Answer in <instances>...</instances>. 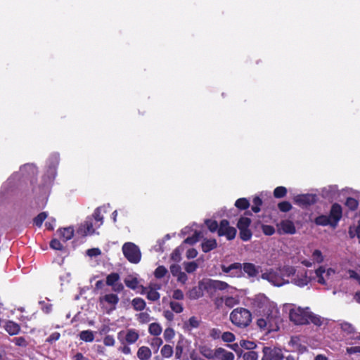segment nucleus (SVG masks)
<instances>
[{
	"instance_id": "774afa93",
	"label": "nucleus",
	"mask_w": 360,
	"mask_h": 360,
	"mask_svg": "<svg viewBox=\"0 0 360 360\" xmlns=\"http://www.w3.org/2000/svg\"><path fill=\"white\" fill-rule=\"evenodd\" d=\"M115 340L112 335H106L103 339V344L105 346H113L115 345Z\"/></svg>"
},
{
	"instance_id": "7ed1b4c3",
	"label": "nucleus",
	"mask_w": 360,
	"mask_h": 360,
	"mask_svg": "<svg viewBox=\"0 0 360 360\" xmlns=\"http://www.w3.org/2000/svg\"><path fill=\"white\" fill-rule=\"evenodd\" d=\"M279 320V311L278 309L274 307L267 313L266 318H260L257 320V325L261 329L273 330Z\"/></svg>"
},
{
	"instance_id": "7c9ffc66",
	"label": "nucleus",
	"mask_w": 360,
	"mask_h": 360,
	"mask_svg": "<svg viewBox=\"0 0 360 360\" xmlns=\"http://www.w3.org/2000/svg\"><path fill=\"white\" fill-rule=\"evenodd\" d=\"M325 319L319 315L314 314L309 311V323H312L315 326H321L323 324Z\"/></svg>"
},
{
	"instance_id": "9b49d317",
	"label": "nucleus",
	"mask_w": 360,
	"mask_h": 360,
	"mask_svg": "<svg viewBox=\"0 0 360 360\" xmlns=\"http://www.w3.org/2000/svg\"><path fill=\"white\" fill-rule=\"evenodd\" d=\"M328 217L333 223L332 227L336 228L342 217V208L339 203L335 202L332 205Z\"/></svg>"
},
{
	"instance_id": "dca6fc26",
	"label": "nucleus",
	"mask_w": 360,
	"mask_h": 360,
	"mask_svg": "<svg viewBox=\"0 0 360 360\" xmlns=\"http://www.w3.org/2000/svg\"><path fill=\"white\" fill-rule=\"evenodd\" d=\"M124 283L127 288H129V289H131L132 290H136L139 288H141V289H142L141 292H145L146 288L142 285L140 284V281H139L137 277L135 276L134 275H132V274L127 275L124 278Z\"/></svg>"
},
{
	"instance_id": "4468645a",
	"label": "nucleus",
	"mask_w": 360,
	"mask_h": 360,
	"mask_svg": "<svg viewBox=\"0 0 360 360\" xmlns=\"http://www.w3.org/2000/svg\"><path fill=\"white\" fill-rule=\"evenodd\" d=\"M117 337L120 340L124 339L127 343L134 344L139 339V335L135 329H128L126 332H119Z\"/></svg>"
},
{
	"instance_id": "09e8293b",
	"label": "nucleus",
	"mask_w": 360,
	"mask_h": 360,
	"mask_svg": "<svg viewBox=\"0 0 360 360\" xmlns=\"http://www.w3.org/2000/svg\"><path fill=\"white\" fill-rule=\"evenodd\" d=\"M167 269L164 266H159L155 269L154 276L157 278H162L167 274Z\"/></svg>"
},
{
	"instance_id": "603ef678",
	"label": "nucleus",
	"mask_w": 360,
	"mask_h": 360,
	"mask_svg": "<svg viewBox=\"0 0 360 360\" xmlns=\"http://www.w3.org/2000/svg\"><path fill=\"white\" fill-rule=\"evenodd\" d=\"M198 268V264L195 262H189L184 264V269L187 273H193Z\"/></svg>"
},
{
	"instance_id": "4c0bfd02",
	"label": "nucleus",
	"mask_w": 360,
	"mask_h": 360,
	"mask_svg": "<svg viewBox=\"0 0 360 360\" xmlns=\"http://www.w3.org/2000/svg\"><path fill=\"white\" fill-rule=\"evenodd\" d=\"M251 224V219L248 217H241L237 224V227L238 229H249V226Z\"/></svg>"
},
{
	"instance_id": "6ab92c4d",
	"label": "nucleus",
	"mask_w": 360,
	"mask_h": 360,
	"mask_svg": "<svg viewBox=\"0 0 360 360\" xmlns=\"http://www.w3.org/2000/svg\"><path fill=\"white\" fill-rule=\"evenodd\" d=\"M259 266H256L252 263H243L242 264V269H243L244 272L247 274L249 277H255L259 274Z\"/></svg>"
},
{
	"instance_id": "423d86ee",
	"label": "nucleus",
	"mask_w": 360,
	"mask_h": 360,
	"mask_svg": "<svg viewBox=\"0 0 360 360\" xmlns=\"http://www.w3.org/2000/svg\"><path fill=\"white\" fill-rule=\"evenodd\" d=\"M229 285L224 281L204 279L199 283V289L207 292H215L217 290H224L227 289Z\"/></svg>"
},
{
	"instance_id": "aec40b11",
	"label": "nucleus",
	"mask_w": 360,
	"mask_h": 360,
	"mask_svg": "<svg viewBox=\"0 0 360 360\" xmlns=\"http://www.w3.org/2000/svg\"><path fill=\"white\" fill-rule=\"evenodd\" d=\"M215 359L219 360H234V354L222 347L216 349Z\"/></svg>"
},
{
	"instance_id": "8fccbe9b",
	"label": "nucleus",
	"mask_w": 360,
	"mask_h": 360,
	"mask_svg": "<svg viewBox=\"0 0 360 360\" xmlns=\"http://www.w3.org/2000/svg\"><path fill=\"white\" fill-rule=\"evenodd\" d=\"M312 258L314 262L318 264H321L324 261V257L322 252L319 250H315L312 253Z\"/></svg>"
},
{
	"instance_id": "f8f14e48",
	"label": "nucleus",
	"mask_w": 360,
	"mask_h": 360,
	"mask_svg": "<svg viewBox=\"0 0 360 360\" xmlns=\"http://www.w3.org/2000/svg\"><path fill=\"white\" fill-rule=\"evenodd\" d=\"M120 275L118 273H111L106 277L105 284L108 286H111L112 290L115 292H120L124 290V285L122 283H120Z\"/></svg>"
},
{
	"instance_id": "f03ea898",
	"label": "nucleus",
	"mask_w": 360,
	"mask_h": 360,
	"mask_svg": "<svg viewBox=\"0 0 360 360\" xmlns=\"http://www.w3.org/2000/svg\"><path fill=\"white\" fill-rule=\"evenodd\" d=\"M230 319L235 326L245 328L250 323L252 315L246 309L237 308L231 313Z\"/></svg>"
},
{
	"instance_id": "473e14b6",
	"label": "nucleus",
	"mask_w": 360,
	"mask_h": 360,
	"mask_svg": "<svg viewBox=\"0 0 360 360\" xmlns=\"http://www.w3.org/2000/svg\"><path fill=\"white\" fill-rule=\"evenodd\" d=\"M235 206L240 210H245L250 207V202L245 198H238L235 202Z\"/></svg>"
},
{
	"instance_id": "f257e3e1",
	"label": "nucleus",
	"mask_w": 360,
	"mask_h": 360,
	"mask_svg": "<svg viewBox=\"0 0 360 360\" xmlns=\"http://www.w3.org/2000/svg\"><path fill=\"white\" fill-rule=\"evenodd\" d=\"M335 270L333 268L326 269L325 266H320L314 271V276H311L312 281L324 286V290H329L332 285V276L335 275Z\"/></svg>"
},
{
	"instance_id": "9d476101",
	"label": "nucleus",
	"mask_w": 360,
	"mask_h": 360,
	"mask_svg": "<svg viewBox=\"0 0 360 360\" xmlns=\"http://www.w3.org/2000/svg\"><path fill=\"white\" fill-rule=\"evenodd\" d=\"M119 301L116 294H105L100 298V304L105 308L108 313H110L115 309V306Z\"/></svg>"
},
{
	"instance_id": "ddd939ff",
	"label": "nucleus",
	"mask_w": 360,
	"mask_h": 360,
	"mask_svg": "<svg viewBox=\"0 0 360 360\" xmlns=\"http://www.w3.org/2000/svg\"><path fill=\"white\" fill-rule=\"evenodd\" d=\"M221 269L224 273L229 274L232 277H241L243 275L242 264L239 262H235L229 266L222 264Z\"/></svg>"
},
{
	"instance_id": "4be33fe9",
	"label": "nucleus",
	"mask_w": 360,
	"mask_h": 360,
	"mask_svg": "<svg viewBox=\"0 0 360 360\" xmlns=\"http://www.w3.org/2000/svg\"><path fill=\"white\" fill-rule=\"evenodd\" d=\"M4 327L6 332L11 335H17L20 330V326L12 321H6Z\"/></svg>"
},
{
	"instance_id": "c756f323",
	"label": "nucleus",
	"mask_w": 360,
	"mask_h": 360,
	"mask_svg": "<svg viewBox=\"0 0 360 360\" xmlns=\"http://www.w3.org/2000/svg\"><path fill=\"white\" fill-rule=\"evenodd\" d=\"M79 338L84 342H91L94 340V333L90 330H82L79 333Z\"/></svg>"
},
{
	"instance_id": "a878e982",
	"label": "nucleus",
	"mask_w": 360,
	"mask_h": 360,
	"mask_svg": "<svg viewBox=\"0 0 360 360\" xmlns=\"http://www.w3.org/2000/svg\"><path fill=\"white\" fill-rule=\"evenodd\" d=\"M314 223L318 226H328L332 227V221L328 215L321 214L314 219Z\"/></svg>"
},
{
	"instance_id": "79ce46f5",
	"label": "nucleus",
	"mask_w": 360,
	"mask_h": 360,
	"mask_svg": "<svg viewBox=\"0 0 360 360\" xmlns=\"http://www.w3.org/2000/svg\"><path fill=\"white\" fill-rule=\"evenodd\" d=\"M252 210L255 213H258L261 210V206L263 203L262 200L259 196H255L252 200Z\"/></svg>"
},
{
	"instance_id": "de8ad7c7",
	"label": "nucleus",
	"mask_w": 360,
	"mask_h": 360,
	"mask_svg": "<svg viewBox=\"0 0 360 360\" xmlns=\"http://www.w3.org/2000/svg\"><path fill=\"white\" fill-rule=\"evenodd\" d=\"M161 354L163 357L169 358L173 354V348L169 345H165L161 349Z\"/></svg>"
},
{
	"instance_id": "bb28decb",
	"label": "nucleus",
	"mask_w": 360,
	"mask_h": 360,
	"mask_svg": "<svg viewBox=\"0 0 360 360\" xmlns=\"http://www.w3.org/2000/svg\"><path fill=\"white\" fill-rule=\"evenodd\" d=\"M137 356L140 360H148L151 356V351L148 347L142 346L138 349Z\"/></svg>"
},
{
	"instance_id": "338daca9",
	"label": "nucleus",
	"mask_w": 360,
	"mask_h": 360,
	"mask_svg": "<svg viewBox=\"0 0 360 360\" xmlns=\"http://www.w3.org/2000/svg\"><path fill=\"white\" fill-rule=\"evenodd\" d=\"M346 352L348 354L360 353V345L348 347L346 348Z\"/></svg>"
},
{
	"instance_id": "20e7f679",
	"label": "nucleus",
	"mask_w": 360,
	"mask_h": 360,
	"mask_svg": "<svg viewBox=\"0 0 360 360\" xmlns=\"http://www.w3.org/2000/svg\"><path fill=\"white\" fill-rule=\"evenodd\" d=\"M309 308L294 306L290 309L289 317L291 321L297 325L309 323Z\"/></svg>"
},
{
	"instance_id": "49530a36",
	"label": "nucleus",
	"mask_w": 360,
	"mask_h": 360,
	"mask_svg": "<svg viewBox=\"0 0 360 360\" xmlns=\"http://www.w3.org/2000/svg\"><path fill=\"white\" fill-rule=\"evenodd\" d=\"M278 208L282 212H288L292 210V206L288 201H282L278 204Z\"/></svg>"
},
{
	"instance_id": "680f3d73",
	"label": "nucleus",
	"mask_w": 360,
	"mask_h": 360,
	"mask_svg": "<svg viewBox=\"0 0 360 360\" xmlns=\"http://www.w3.org/2000/svg\"><path fill=\"white\" fill-rule=\"evenodd\" d=\"M262 230L266 236H272L275 233L274 227L271 225H262Z\"/></svg>"
},
{
	"instance_id": "6e6d98bb",
	"label": "nucleus",
	"mask_w": 360,
	"mask_h": 360,
	"mask_svg": "<svg viewBox=\"0 0 360 360\" xmlns=\"http://www.w3.org/2000/svg\"><path fill=\"white\" fill-rule=\"evenodd\" d=\"M50 247L56 250H63L64 247L63 244L60 243V241L56 238H53L50 242Z\"/></svg>"
},
{
	"instance_id": "72a5a7b5",
	"label": "nucleus",
	"mask_w": 360,
	"mask_h": 360,
	"mask_svg": "<svg viewBox=\"0 0 360 360\" xmlns=\"http://www.w3.org/2000/svg\"><path fill=\"white\" fill-rule=\"evenodd\" d=\"M162 327L158 323H153L149 325L148 332L150 335L158 336L162 333Z\"/></svg>"
},
{
	"instance_id": "0eeeda50",
	"label": "nucleus",
	"mask_w": 360,
	"mask_h": 360,
	"mask_svg": "<svg viewBox=\"0 0 360 360\" xmlns=\"http://www.w3.org/2000/svg\"><path fill=\"white\" fill-rule=\"evenodd\" d=\"M261 278L264 280L268 281L273 285L280 287L289 283L288 279H285L281 275L278 269L274 270L269 269L266 272L262 274Z\"/></svg>"
},
{
	"instance_id": "1a4fd4ad",
	"label": "nucleus",
	"mask_w": 360,
	"mask_h": 360,
	"mask_svg": "<svg viewBox=\"0 0 360 360\" xmlns=\"http://www.w3.org/2000/svg\"><path fill=\"white\" fill-rule=\"evenodd\" d=\"M237 231L236 229L230 226L229 221L226 219H222L219 223L218 229L219 236H226L227 240H231L235 238Z\"/></svg>"
},
{
	"instance_id": "5701e85b",
	"label": "nucleus",
	"mask_w": 360,
	"mask_h": 360,
	"mask_svg": "<svg viewBox=\"0 0 360 360\" xmlns=\"http://www.w3.org/2000/svg\"><path fill=\"white\" fill-rule=\"evenodd\" d=\"M58 234L60 238L62 239L64 242H66L73 237L74 230L71 227L60 229L58 230Z\"/></svg>"
},
{
	"instance_id": "f3484780",
	"label": "nucleus",
	"mask_w": 360,
	"mask_h": 360,
	"mask_svg": "<svg viewBox=\"0 0 360 360\" xmlns=\"http://www.w3.org/2000/svg\"><path fill=\"white\" fill-rule=\"evenodd\" d=\"M311 281H312L311 276H308V271L307 270L304 271V274L297 275V276L292 280V283L299 287H304Z\"/></svg>"
},
{
	"instance_id": "3c124183",
	"label": "nucleus",
	"mask_w": 360,
	"mask_h": 360,
	"mask_svg": "<svg viewBox=\"0 0 360 360\" xmlns=\"http://www.w3.org/2000/svg\"><path fill=\"white\" fill-rule=\"evenodd\" d=\"M92 216L96 221L99 222L98 226H100L103 222V217L101 215V207L96 208Z\"/></svg>"
},
{
	"instance_id": "39448f33",
	"label": "nucleus",
	"mask_w": 360,
	"mask_h": 360,
	"mask_svg": "<svg viewBox=\"0 0 360 360\" xmlns=\"http://www.w3.org/2000/svg\"><path fill=\"white\" fill-rule=\"evenodd\" d=\"M122 249L124 256L129 262L138 264L141 261V250L134 243L127 242L123 245Z\"/></svg>"
},
{
	"instance_id": "c85d7f7f",
	"label": "nucleus",
	"mask_w": 360,
	"mask_h": 360,
	"mask_svg": "<svg viewBox=\"0 0 360 360\" xmlns=\"http://www.w3.org/2000/svg\"><path fill=\"white\" fill-rule=\"evenodd\" d=\"M340 326L342 331L346 333V338L351 337L356 331L355 328L348 322H342Z\"/></svg>"
},
{
	"instance_id": "4d7b16f0",
	"label": "nucleus",
	"mask_w": 360,
	"mask_h": 360,
	"mask_svg": "<svg viewBox=\"0 0 360 360\" xmlns=\"http://www.w3.org/2000/svg\"><path fill=\"white\" fill-rule=\"evenodd\" d=\"M169 305L173 311L180 313L183 311L182 305L177 301H171Z\"/></svg>"
},
{
	"instance_id": "2f4dec72",
	"label": "nucleus",
	"mask_w": 360,
	"mask_h": 360,
	"mask_svg": "<svg viewBox=\"0 0 360 360\" xmlns=\"http://www.w3.org/2000/svg\"><path fill=\"white\" fill-rule=\"evenodd\" d=\"M347 345H360V333L355 331L351 337L345 338Z\"/></svg>"
},
{
	"instance_id": "c9c22d12",
	"label": "nucleus",
	"mask_w": 360,
	"mask_h": 360,
	"mask_svg": "<svg viewBox=\"0 0 360 360\" xmlns=\"http://www.w3.org/2000/svg\"><path fill=\"white\" fill-rule=\"evenodd\" d=\"M345 205L349 208V210H350L351 211H355L356 210H357L358 208V206H359V202L356 199L354 198H352V197H348L347 199H346V201H345Z\"/></svg>"
},
{
	"instance_id": "2eb2a0df",
	"label": "nucleus",
	"mask_w": 360,
	"mask_h": 360,
	"mask_svg": "<svg viewBox=\"0 0 360 360\" xmlns=\"http://www.w3.org/2000/svg\"><path fill=\"white\" fill-rule=\"evenodd\" d=\"M316 195L313 194H301L295 198V202L300 206H308L316 203Z\"/></svg>"
},
{
	"instance_id": "c03bdc74",
	"label": "nucleus",
	"mask_w": 360,
	"mask_h": 360,
	"mask_svg": "<svg viewBox=\"0 0 360 360\" xmlns=\"http://www.w3.org/2000/svg\"><path fill=\"white\" fill-rule=\"evenodd\" d=\"M240 238L243 241H248L252 237V232L249 229H239Z\"/></svg>"
},
{
	"instance_id": "e2e57ef3",
	"label": "nucleus",
	"mask_w": 360,
	"mask_h": 360,
	"mask_svg": "<svg viewBox=\"0 0 360 360\" xmlns=\"http://www.w3.org/2000/svg\"><path fill=\"white\" fill-rule=\"evenodd\" d=\"M16 345L20 347H26L27 345V342L23 337H17L14 338L12 340Z\"/></svg>"
},
{
	"instance_id": "0e129e2a",
	"label": "nucleus",
	"mask_w": 360,
	"mask_h": 360,
	"mask_svg": "<svg viewBox=\"0 0 360 360\" xmlns=\"http://www.w3.org/2000/svg\"><path fill=\"white\" fill-rule=\"evenodd\" d=\"M175 333L173 328H167L164 331V338L168 341L174 337Z\"/></svg>"
},
{
	"instance_id": "a211bd4d",
	"label": "nucleus",
	"mask_w": 360,
	"mask_h": 360,
	"mask_svg": "<svg viewBox=\"0 0 360 360\" xmlns=\"http://www.w3.org/2000/svg\"><path fill=\"white\" fill-rule=\"evenodd\" d=\"M279 231L287 234H294L296 232V229L292 221L283 220L279 224Z\"/></svg>"
},
{
	"instance_id": "cd10ccee",
	"label": "nucleus",
	"mask_w": 360,
	"mask_h": 360,
	"mask_svg": "<svg viewBox=\"0 0 360 360\" xmlns=\"http://www.w3.org/2000/svg\"><path fill=\"white\" fill-rule=\"evenodd\" d=\"M278 269L279 270L280 273L283 276V278L285 276L289 278L290 276H294L297 271L295 266L288 265L283 266L282 268H279Z\"/></svg>"
},
{
	"instance_id": "a19ab883",
	"label": "nucleus",
	"mask_w": 360,
	"mask_h": 360,
	"mask_svg": "<svg viewBox=\"0 0 360 360\" xmlns=\"http://www.w3.org/2000/svg\"><path fill=\"white\" fill-rule=\"evenodd\" d=\"M39 304L41 307V309L46 314H49L52 311V304L48 299L39 301Z\"/></svg>"
},
{
	"instance_id": "052dcab7",
	"label": "nucleus",
	"mask_w": 360,
	"mask_h": 360,
	"mask_svg": "<svg viewBox=\"0 0 360 360\" xmlns=\"http://www.w3.org/2000/svg\"><path fill=\"white\" fill-rule=\"evenodd\" d=\"M221 339L226 342H233L235 340V335L231 332H224L221 334Z\"/></svg>"
},
{
	"instance_id": "69168bd1",
	"label": "nucleus",
	"mask_w": 360,
	"mask_h": 360,
	"mask_svg": "<svg viewBox=\"0 0 360 360\" xmlns=\"http://www.w3.org/2000/svg\"><path fill=\"white\" fill-rule=\"evenodd\" d=\"M101 254V251L98 248H91V249L87 250V251H86V255L90 257H97V256L100 255Z\"/></svg>"
},
{
	"instance_id": "412c9836",
	"label": "nucleus",
	"mask_w": 360,
	"mask_h": 360,
	"mask_svg": "<svg viewBox=\"0 0 360 360\" xmlns=\"http://www.w3.org/2000/svg\"><path fill=\"white\" fill-rule=\"evenodd\" d=\"M78 233H80L82 236H86L87 234H92L94 233L93 223L91 220H86L78 229Z\"/></svg>"
},
{
	"instance_id": "864d4df0",
	"label": "nucleus",
	"mask_w": 360,
	"mask_h": 360,
	"mask_svg": "<svg viewBox=\"0 0 360 360\" xmlns=\"http://www.w3.org/2000/svg\"><path fill=\"white\" fill-rule=\"evenodd\" d=\"M240 346L246 349L251 350L256 347V344L254 342L242 340L240 342Z\"/></svg>"
},
{
	"instance_id": "13d9d810",
	"label": "nucleus",
	"mask_w": 360,
	"mask_h": 360,
	"mask_svg": "<svg viewBox=\"0 0 360 360\" xmlns=\"http://www.w3.org/2000/svg\"><path fill=\"white\" fill-rule=\"evenodd\" d=\"M198 326L199 321L195 316L191 317L188 320V323H186V328H188L189 330H191V328H198Z\"/></svg>"
},
{
	"instance_id": "5fc2aeb1",
	"label": "nucleus",
	"mask_w": 360,
	"mask_h": 360,
	"mask_svg": "<svg viewBox=\"0 0 360 360\" xmlns=\"http://www.w3.org/2000/svg\"><path fill=\"white\" fill-rule=\"evenodd\" d=\"M244 360H257L258 354L254 351H249L243 354Z\"/></svg>"
},
{
	"instance_id": "e433bc0d",
	"label": "nucleus",
	"mask_w": 360,
	"mask_h": 360,
	"mask_svg": "<svg viewBox=\"0 0 360 360\" xmlns=\"http://www.w3.org/2000/svg\"><path fill=\"white\" fill-rule=\"evenodd\" d=\"M288 190L285 186H278L274 190V196L276 198H283L287 195Z\"/></svg>"
},
{
	"instance_id": "bf43d9fd",
	"label": "nucleus",
	"mask_w": 360,
	"mask_h": 360,
	"mask_svg": "<svg viewBox=\"0 0 360 360\" xmlns=\"http://www.w3.org/2000/svg\"><path fill=\"white\" fill-rule=\"evenodd\" d=\"M137 319L141 323H146L150 321V315L146 312H141L137 315Z\"/></svg>"
},
{
	"instance_id": "a18cd8bd",
	"label": "nucleus",
	"mask_w": 360,
	"mask_h": 360,
	"mask_svg": "<svg viewBox=\"0 0 360 360\" xmlns=\"http://www.w3.org/2000/svg\"><path fill=\"white\" fill-rule=\"evenodd\" d=\"M205 224L207 226L208 229L211 232H215L218 231V229L219 228V224H218L217 221L216 220L212 219H206L205 220Z\"/></svg>"
},
{
	"instance_id": "ea45409f",
	"label": "nucleus",
	"mask_w": 360,
	"mask_h": 360,
	"mask_svg": "<svg viewBox=\"0 0 360 360\" xmlns=\"http://www.w3.org/2000/svg\"><path fill=\"white\" fill-rule=\"evenodd\" d=\"M132 306L136 311H141L146 307L145 301L141 298H135L132 300Z\"/></svg>"
},
{
	"instance_id": "f704fd0d",
	"label": "nucleus",
	"mask_w": 360,
	"mask_h": 360,
	"mask_svg": "<svg viewBox=\"0 0 360 360\" xmlns=\"http://www.w3.org/2000/svg\"><path fill=\"white\" fill-rule=\"evenodd\" d=\"M48 214L46 212H40L37 217L33 219V223L37 227H41L43 222L47 218Z\"/></svg>"
},
{
	"instance_id": "58836bf2",
	"label": "nucleus",
	"mask_w": 360,
	"mask_h": 360,
	"mask_svg": "<svg viewBox=\"0 0 360 360\" xmlns=\"http://www.w3.org/2000/svg\"><path fill=\"white\" fill-rule=\"evenodd\" d=\"M221 302L224 301L225 304L229 307H233L236 304H237L239 302V300L236 296H229L226 297H222Z\"/></svg>"
},
{
	"instance_id": "b1692460",
	"label": "nucleus",
	"mask_w": 360,
	"mask_h": 360,
	"mask_svg": "<svg viewBox=\"0 0 360 360\" xmlns=\"http://www.w3.org/2000/svg\"><path fill=\"white\" fill-rule=\"evenodd\" d=\"M217 246V243L215 239H205L201 244L202 252L207 253L215 249Z\"/></svg>"
},
{
	"instance_id": "393cba45",
	"label": "nucleus",
	"mask_w": 360,
	"mask_h": 360,
	"mask_svg": "<svg viewBox=\"0 0 360 360\" xmlns=\"http://www.w3.org/2000/svg\"><path fill=\"white\" fill-rule=\"evenodd\" d=\"M200 353L208 359H214L216 356V349H212L207 346H201L199 349Z\"/></svg>"
},
{
	"instance_id": "37998d69",
	"label": "nucleus",
	"mask_w": 360,
	"mask_h": 360,
	"mask_svg": "<svg viewBox=\"0 0 360 360\" xmlns=\"http://www.w3.org/2000/svg\"><path fill=\"white\" fill-rule=\"evenodd\" d=\"M200 236V232L195 231V233L193 234V236L187 237L184 240V243L186 244H189L191 245H194L199 240Z\"/></svg>"
},
{
	"instance_id": "6e6552de",
	"label": "nucleus",
	"mask_w": 360,
	"mask_h": 360,
	"mask_svg": "<svg viewBox=\"0 0 360 360\" xmlns=\"http://www.w3.org/2000/svg\"><path fill=\"white\" fill-rule=\"evenodd\" d=\"M261 360H283L285 356L281 347L265 346L262 349Z\"/></svg>"
}]
</instances>
